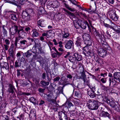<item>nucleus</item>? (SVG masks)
I'll use <instances>...</instances> for the list:
<instances>
[{
	"label": "nucleus",
	"instance_id": "f704fd0d",
	"mask_svg": "<svg viewBox=\"0 0 120 120\" xmlns=\"http://www.w3.org/2000/svg\"><path fill=\"white\" fill-rule=\"evenodd\" d=\"M36 112L35 110H32L30 113V114L32 115V116L36 117Z\"/></svg>",
	"mask_w": 120,
	"mask_h": 120
},
{
	"label": "nucleus",
	"instance_id": "e433bc0d",
	"mask_svg": "<svg viewBox=\"0 0 120 120\" xmlns=\"http://www.w3.org/2000/svg\"><path fill=\"white\" fill-rule=\"evenodd\" d=\"M2 67L5 68L6 69H8L9 68V65L7 63H5Z\"/></svg>",
	"mask_w": 120,
	"mask_h": 120
},
{
	"label": "nucleus",
	"instance_id": "c9c22d12",
	"mask_svg": "<svg viewBox=\"0 0 120 120\" xmlns=\"http://www.w3.org/2000/svg\"><path fill=\"white\" fill-rule=\"evenodd\" d=\"M75 95L77 97L80 96L81 94L80 92L78 90L75 92Z\"/></svg>",
	"mask_w": 120,
	"mask_h": 120
},
{
	"label": "nucleus",
	"instance_id": "a878e982",
	"mask_svg": "<svg viewBox=\"0 0 120 120\" xmlns=\"http://www.w3.org/2000/svg\"><path fill=\"white\" fill-rule=\"evenodd\" d=\"M31 51L30 50L27 51L25 53V55L26 57H29L32 55Z\"/></svg>",
	"mask_w": 120,
	"mask_h": 120
},
{
	"label": "nucleus",
	"instance_id": "864d4df0",
	"mask_svg": "<svg viewBox=\"0 0 120 120\" xmlns=\"http://www.w3.org/2000/svg\"><path fill=\"white\" fill-rule=\"evenodd\" d=\"M104 25L106 27L108 28L109 27L110 28H111V26L109 25V24L107 23H104Z\"/></svg>",
	"mask_w": 120,
	"mask_h": 120
},
{
	"label": "nucleus",
	"instance_id": "7c9ffc66",
	"mask_svg": "<svg viewBox=\"0 0 120 120\" xmlns=\"http://www.w3.org/2000/svg\"><path fill=\"white\" fill-rule=\"evenodd\" d=\"M68 59L70 61L72 62H74L76 60L75 57L71 56H70L69 57Z\"/></svg>",
	"mask_w": 120,
	"mask_h": 120
},
{
	"label": "nucleus",
	"instance_id": "4d7b16f0",
	"mask_svg": "<svg viewBox=\"0 0 120 120\" xmlns=\"http://www.w3.org/2000/svg\"><path fill=\"white\" fill-rule=\"evenodd\" d=\"M53 105L55 106H57V105H58L56 101L55 100L53 99Z\"/></svg>",
	"mask_w": 120,
	"mask_h": 120
},
{
	"label": "nucleus",
	"instance_id": "79ce46f5",
	"mask_svg": "<svg viewBox=\"0 0 120 120\" xmlns=\"http://www.w3.org/2000/svg\"><path fill=\"white\" fill-rule=\"evenodd\" d=\"M100 80L103 83H106V78H103L101 79Z\"/></svg>",
	"mask_w": 120,
	"mask_h": 120
},
{
	"label": "nucleus",
	"instance_id": "1a4fd4ad",
	"mask_svg": "<svg viewBox=\"0 0 120 120\" xmlns=\"http://www.w3.org/2000/svg\"><path fill=\"white\" fill-rule=\"evenodd\" d=\"M17 14L16 13H11L10 15L9 18L12 20L13 22H16L17 19Z\"/></svg>",
	"mask_w": 120,
	"mask_h": 120
},
{
	"label": "nucleus",
	"instance_id": "a19ab883",
	"mask_svg": "<svg viewBox=\"0 0 120 120\" xmlns=\"http://www.w3.org/2000/svg\"><path fill=\"white\" fill-rule=\"evenodd\" d=\"M22 14L23 15L25 16H27L29 14L26 11H23L22 13Z\"/></svg>",
	"mask_w": 120,
	"mask_h": 120
},
{
	"label": "nucleus",
	"instance_id": "2eb2a0df",
	"mask_svg": "<svg viewBox=\"0 0 120 120\" xmlns=\"http://www.w3.org/2000/svg\"><path fill=\"white\" fill-rule=\"evenodd\" d=\"M5 26L3 25L2 26V31L1 33V35H3L4 37H7V36L8 32L7 30L5 28Z\"/></svg>",
	"mask_w": 120,
	"mask_h": 120
},
{
	"label": "nucleus",
	"instance_id": "9b49d317",
	"mask_svg": "<svg viewBox=\"0 0 120 120\" xmlns=\"http://www.w3.org/2000/svg\"><path fill=\"white\" fill-rule=\"evenodd\" d=\"M76 42V44L77 46L81 47V45L82 42H83V41L81 38L78 37Z\"/></svg>",
	"mask_w": 120,
	"mask_h": 120
},
{
	"label": "nucleus",
	"instance_id": "c756f323",
	"mask_svg": "<svg viewBox=\"0 0 120 120\" xmlns=\"http://www.w3.org/2000/svg\"><path fill=\"white\" fill-rule=\"evenodd\" d=\"M38 24L39 26H43L44 24V21L42 20H39L38 22Z\"/></svg>",
	"mask_w": 120,
	"mask_h": 120
},
{
	"label": "nucleus",
	"instance_id": "a211bd4d",
	"mask_svg": "<svg viewBox=\"0 0 120 120\" xmlns=\"http://www.w3.org/2000/svg\"><path fill=\"white\" fill-rule=\"evenodd\" d=\"M38 13L40 15L43 14L45 13V11L43 7H40L38 9Z\"/></svg>",
	"mask_w": 120,
	"mask_h": 120
},
{
	"label": "nucleus",
	"instance_id": "69168bd1",
	"mask_svg": "<svg viewBox=\"0 0 120 120\" xmlns=\"http://www.w3.org/2000/svg\"><path fill=\"white\" fill-rule=\"evenodd\" d=\"M71 3L74 5H76V4H77V2L75 0H73L71 1Z\"/></svg>",
	"mask_w": 120,
	"mask_h": 120
},
{
	"label": "nucleus",
	"instance_id": "5fc2aeb1",
	"mask_svg": "<svg viewBox=\"0 0 120 120\" xmlns=\"http://www.w3.org/2000/svg\"><path fill=\"white\" fill-rule=\"evenodd\" d=\"M107 73H101L100 74V76L103 77H105L107 76Z\"/></svg>",
	"mask_w": 120,
	"mask_h": 120
},
{
	"label": "nucleus",
	"instance_id": "39448f33",
	"mask_svg": "<svg viewBox=\"0 0 120 120\" xmlns=\"http://www.w3.org/2000/svg\"><path fill=\"white\" fill-rule=\"evenodd\" d=\"M109 14L110 18L113 21H116L118 20V17L114 10H112L109 11Z\"/></svg>",
	"mask_w": 120,
	"mask_h": 120
},
{
	"label": "nucleus",
	"instance_id": "8fccbe9b",
	"mask_svg": "<svg viewBox=\"0 0 120 120\" xmlns=\"http://www.w3.org/2000/svg\"><path fill=\"white\" fill-rule=\"evenodd\" d=\"M108 2L109 4H113L114 2V0H108Z\"/></svg>",
	"mask_w": 120,
	"mask_h": 120
},
{
	"label": "nucleus",
	"instance_id": "ea45409f",
	"mask_svg": "<svg viewBox=\"0 0 120 120\" xmlns=\"http://www.w3.org/2000/svg\"><path fill=\"white\" fill-rule=\"evenodd\" d=\"M24 27H22L21 26H19V29H18V32H21V31H24Z\"/></svg>",
	"mask_w": 120,
	"mask_h": 120
},
{
	"label": "nucleus",
	"instance_id": "338daca9",
	"mask_svg": "<svg viewBox=\"0 0 120 120\" xmlns=\"http://www.w3.org/2000/svg\"><path fill=\"white\" fill-rule=\"evenodd\" d=\"M67 53V54L65 55L64 56V57L65 58H67L68 56L70 54V53L69 52H68Z\"/></svg>",
	"mask_w": 120,
	"mask_h": 120
},
{
	"label": "nucleus",
	"instance_id": "aec40b11",
	"mask_svg": "<svg viewBox=\"0 0 120 120\" xmlns=\"http://www.w3.org/2000/svg\"><path fill=\"white\" fill-rule=\"evenodd\" d=\"M101 116L103 117H110V115L107 112H103L101 113Z\"/></svg>",
	"mask_w": 120,
	"mask_h": 120
},
{
	"label": "nucleus",
	"instance_id": "052dcab7",
	"mask_svg": "<svg viewBox=\"0 0 120 120\" xmlns=\"http://www.w3.org/2000/svg\"><path fill=\"white\" fill-rule=\"evenodd\" d=\"M60 79V77H56V78L54 79V81H58Z\"/></svg>",
	"mask_w": 120,
	"mask_h": 120
},
{
	"label": "nucleus",
	"instance_id": "6e6d98bb",
	"mask_svg": "<svg viewBox=\"0 0 120 120\" xmlns=\"http://www.w3.org/2000/svg\"><path fill=\"white\" fill-rule=\"evenodd\" d=\"M24 117L23 115V114H21L19 116V117H17V118H19V119L20 120H21Z\"/></svg>",
	"mask_w": 120,
	"mask_h": 120
},
{
	"label": "nucleus",
	"instance_id": "603ef678",
	"mask_svg": "<svg viewBox=\"0 0 120 120\" xmlns=\"http://www.w3.org/2000/svg\"><path fill=\"white\" fill-rule=\"evenodd\" d=\"M106 34L107 35V37H108V38L109 39H110L111 37V36L109 33V32L108 31H107Z\"/></svg>",
	"mask_w": 120,
	"mask_h": 120
},
{
	"label": "nucleus",
	"instance_id": "9d476101",
	"mask_svg": "<svg viewBox=\"0 0 120 120\" xmlns=\"http://www.w3.org/2000/svg\"><path fill=\"white\" fill-rule=\"evenodd\" d=\"M76 26L75 25V27L76 29H78L79 28V27H80L82 29H85L86 27V25L82 21H81L80 25H79L78 23H77L76 25Z\"/></svg>",
	"mask_w": 120,
	"mask_h": 120
},
{
	"label": "nucleus",
	"instance_id": "774afa93",
	"mask_svg": "<svg viewBox=\"0 0 120 120\" xmlns=\"http://www.w3.org/2000/svg\"><path fill=\"white\" fill-rule=\"evenodd\" d=\"M45 103L44 101L43 100H41L40 102V103H39V105H43Z\"/></svg>",
	"mask_w": 120,
	"mask_h": 120
},
{
	"label": "nucleus",
	"instance_id": "f257e3e1",
	"mask_svg": "<svg viewBox=\"0 0 120 120\" xmlns=\"http://www.w3.org/2000/svg\"><path fill=\"white\" fill-rule=\"evenodd\" d=\"M101 96L103 100L106 101L109 105L112 108L114 109L117 111L119 109L118 107L115 104L114 101L112 99H109L105 94H101Z\"/></svg>",
	"mask_w": 120,
	"mask_h": 120
},
{
	"label": "nucleus",
	"instance_id": "2f4dec72",
	"mask_svg": "<svg viewBox=\"0 0 120 120\" xmlns=\"http://www.w3.org/2000/svg\"><path fill=\"white\" fill-rule=\"evenodd\" d=\"M69 34L68 33H65L62 35L63 38H67L68 39L69 37Z\"/></svg>",
	"mask_w": 120,
	"mask_h": 120
},
{
	"label": "nucleus",
	"instance_id": "6ab92c4d",
	"mask_svg": "<svg viewBox=\"0 0 120 120\" xmlns=\"http://www.w3.org/2000/svg\"><path fill=\"white\" fill-rule=\"evenodd\" d=\"M82 76L83 77V79L85 84H86L87 85H88L89 83V81H87V79L85 78V75L83 72H82Z\"/></svg>",
	"mask_w": 120,
	"mask_h": 120
},
{
	"label": "nucleus",
	"instance_id": "58836bf2",
	"mask_svg": "<svg viewBox=\"0 0 120 120\" xmlns=\"http://www.w3.org/2000/svg\"><path fill=\"white\" fill-rule=\"evenodd\" d=\"M48 98L47 100L48 101L51 102H52V97L50 95H48Z\"/></svg>",
	"mask_w": 120,
	"mask_h": 120
},
{
	"label": "nucleus",
	"instance_id": "49530a36",
	"mask_svg": "<svg viewBox=\"0 0 120 120\" xmlns=\"http://www.w3.org/2000/svg\"><path fill=\"white\" fill-rule=\"evenodd\" d=\"M5 43L7 45H9L10 44V41L8 39H5L4 40Z\"/></svg>",
	"mask_w": 120,
	"mask_h": 120
},
{
	"label": "nucleus",
	"instance_id": "c85d7f7f",
	"mask_svg": "<svg viewBox=\"0 0 120 120\" xmlns=\"http://www.w3.org/2000/svg\"><path fill=\"white\" fill-rule=\"evenodd\" d=\"M64 5L65 6V7L69 11H75V10L74 8H71L69 7V6L66 4L65 3L64 4Z\"/></svg>",
	"mask_w": 120,
	"mask_h": 120
},
{
	"label": "nucleus",
	"instance_id": "4be33fe9",
	"mask_svg": "<svg viewBox=\"0 0 120 120\" xmlns=\"http://www.w3.org/2000/svg\"><path fill=\"white\" fill-rule=\"evenodd\" d=\"M32 32V36L33 37H37L38 36L39 33L36 30H33Z\"/></svg>",
	"mask_w": 120,
	"mask_h": 120
},
{
	"label": "nucleus",
	"instance_id": "f8f14e48",
	"mask_svg": "<svg viewBox=\"0 0 120 120\" xmlns=\"http://www.w3.org/2000/svg\"><path fill=\"white\" fill-rule=\"evenodd\" d=\"M15 90L14 86L11 84L9 85V87L7 91L9 93L13 94L14 92V90Z\"/></svg>",
	"mask_w": 120,
	"mask_h": 120
},
{
	"label": "nucleus",
	"instance_id": "f03ea898",
	"mask_svg": "<svg viewBox=\"0 0 120 120\" xmlns=\"http://www.w3.org/2000/svg\"><path fill=\"white\" fill-rule=\"evenodd\" d=\"M113 78H109L110 85L112 84V86L116 84L118 82L117 81L120 82V72H115L113 74Z\"/></svg>",
	"mask_w": 120,
	"mask_h": 120
},
{
	"label": "nucleus",
	"instance_id": "0eeeda50",
	"mask_svg": "<svg viewBox=\"0 0 120 120\" xmlns=\"http://www.w3.org/2000/svg\"><path fill=\"white\" fill-rule=\"evenodd\" d=\"M10 35L11 37L12 36L14 35V34H16L18 32V27L17 26L14 25L12 26L11 28L10 29Z\"/></svg>",
	"mask_w": 120,
	"mask_h": 120
},
{
	"label": "nucleus",
	"instance_id": "20e7f679",
	"mask_svg": "<svg viewBox=\"0 0 120 120\" xmlns=\"http://www.w3.org/2000/svg\"><path fill=\"white\" fill-rule=\"evenodd\" d=\"M83 38L85 41L84 43L87 44V45H91L92 42L90 40V36L88 34L85 33L83 35Z\"/></svg>",
	"mask_w": 120,
	"mask_h": 120
},
{
	"label": "nucleus",
	"instance_id": "ddd939ff",
	"mask_svg": "<svg viewBox=\"0 0 120 120\" xmlns=\"http://www.w3.org/2000/svg\"><path fill=\"white\" fill-rule=\"evenodd\" d=\"M72 42L71 40L66 42L65 46V48L68 49H71L72 46Z\"/></svg>",
	"mask_w": 120,
	"mask_h": 120
},
{
	"label": "nucleus",
	"instance_id": "680f3d73",
	"mask_svg": "<svg viewBox=\"0 0 120 120\" xmlns=\"http://www.w3.org/2000/svg\"><path fill=\"white\" fill-rule=\"evenodd\" d=\"M42 36H46L48 38V35H47V33H44L42 34Z\"/></svg>",
	"mask_w": 120,
	"mask_h": 120
},
{
	"label": "nucleus",
	"instance_id": "c03bdc74",
	"mask_svg": "<svg viewBox=\"0 0 120 120\" xmlns=\"http://www.w3.org/2000/svg\"><path fill=\"white\" fill-rule=\"evenodd\" d=\"M30 18L29 14L27 16H25V19L26 21H28L30 20Z\"/></svg>",
	"mask_w": 120,
	"mask_h": 120
},
{
	"label": "nucleus",
	"instance_id": "f3484780",
	"mask_svg": "<svg viewBox=\"0 0 120 120\" xmlns=\"http://www.w3.org/2000/svg\"><path fill=\"white\" fill-rule=\"evenodd\" d=\"M101 44L102 45V47L104 48L106 50L109 49L110 50V48L109 46L106 42L105 41L103 42H101Z\"/></svg>",
	"mask_w": 120,
	"mask_h": 120
},
{
	"label": "nucleus",
	"instance_id": "6e6552de",
	"mask_svg": "<svg viewBox=\"0 0 120 120\" xmlns=\"http://www.w3.org/2000/svg\"><path fill=\"white\" fill-rule=\"evenodd\" d=\"M98 53L99 55L100 56L104 57L106 54V51L102 48L99 49L98 50Z\"/></svg>",
	"mask_w": 120,
	"mask_h": 120
},
{
	"label": "nucleus",
	"instance_id": "423d86ee",
	"mask_svg": "<svg viewBox=\"0 0 120 120\" xmlns=\"http://www.w3.org/2000/svg\"><path fill=\"white\" fill-rule=\"evenodd\" d=\"M86 45L83 47V52L84 55L85 56H89L90 55L91 51L89 49V46L90 45H87V44H86Z\"/></svg>",
	"mask_w": 120,
	"mask_h": 120
},
{
	"label": "nucleus",
	"instance_id": "cd10ccee",
	"mask_svg": "<svg viewBox=\"0 0 120 120\" xmlns=\"http://www.w3.org/2000/svg\"><path fill=\"white\" fill-rule=\"evenodd\" d=\"M13 47L11 46L9 50V53L10 55L11 56H13L14 55V51L13 49Z\"/></svg>",
	"mask_w": 120,
	"mask_h": 120
},
{
	"label": "nucleus",
	"instance_id": "412c9836",
	"mask_svg": "<svg viewBox=\"0 0 120 120\" xmlns=\"http://www.w3.org/2000/svg\"><path fill=\"white\" fill-rule=\"evenodd\" d=\"M63 10L65 12L67 13L66 14L67 15L71 16L72 17H73L75 15L73 13H71L69 11L66 9L64 8H63Z\"/></svg>",
	"mask_w": 120,
	"mask_h": 120
},
{
	"label": "nucleus",
	"instance_id": "a18cd8bd",
	"mask_svg": "<svg viewBox=\"0 0 120 120\" xmlns=\"http://www.w3.org/2000/svg\"><path fill=\"white\" fill-rule=\"evenodd\" d=\"M53 49H54V50L56 52H57V54H58V55L59 56H60L62 54V53H60L59 52H58L56 50V49L54 47L53 48Z\"/></svg>",
	"mask_w": 120,
	"mask_h": 120
},
{
	"label": "nucleus",
	"instance_id": "393cba45",
	"mask_svg": "<svg viewBox=\"0 0 120 120\" xmlns=\"http://www.w3.org/2000/svg\"><path fill=\"white\" fill-rule=\"evenodd\" d=\"M88 94L90 97L93 98L95 97L93 92L91 90L89 91L88 92Z\"/></svg>",
	"mask_w": 120,
	"mask_h": 120
},
{
	"label": "nucleus",
	"instance_id": "b1692460",
	"mask_svg": "<svg viewBox=\"0 0 120 120\" xmlns=\"http://www.w3.org/2000/svg\"><path fill=\"white\" fill-rule=\"evenodd\" d=\"M53 8H56L59 6V3L58 2L55 0L53 2Z\"/></svg>",
	"mask_w": 120,
	"mask_h": 120
},
{
	"label": "nucleus",
	"instance_id": "473e14b6",
	"mask_svg": "<svg viewBox=\"0 0 120 120\" xmlns=\"http://www.w3.org/2000/svg\"><path fill=\"white\" fill-rule=\"evenodd\" d=\"M30 102L34 104H35L36 102V100L35 98L33 97H31L30 98Z\"/></svg>",
	"mask_w": 120,
	"mask_h": 120
},
{
	"label": "nucleus",
	"instance_id": "37998d69",
	"mask_svg": "<svg viewBox=\"0 0 120 120\" xmlns=\"http://www.w3.org/2000/svg\"><path fill=\"white\" fill-rule=\"evenodd\" d=\"M63 112H58V115L59 116V118L60 120H61V119H62L61 117L62 114Z\"/></svg>",
	"mask_w": 120,
	"mask_h": 120
},
{
	"label": "nucleus",
	"instance_id": "4c0bfd02",
	"mask_svg": "<svg viewBox=\"0 0 120 120\" xmlns=\"http://www.w3.org/2000/svg\"><path fill=\"white\" fill-rule=\"evenodd\" d=\"M47 35L48 36V37L51 36L52 35V30H49L47 32Z\"/></svg>",
	"mask_w": 120,
	"mask_h": 120
},
{
	"label": "nucleus",
	"instance_id": "72a5a7b5",
	"mask_svg": "<svg viewBox=\"0 0 120 120\" xmlns=\"http://www.w3.org/2000/svg\"><path fill=\"white\" fill-rule=\"evenodd\" d=\"M41 84L44 86H46L49 84V82H45L43 81L41 82Z\"/></svg>",
	"mask_w": 120,
	"mask_h": 120
},
{
	"label": "nucleus",
	"instance_id": "09e8293b",
	"mask_svg": "<svg viewBox=\"0 0 120 120\" xmlns=\"http://www.w3.org/2000/svg\"><path fill=\"white\" fill-rule=\"evenodd\" d=\"M3 117L4 118V120H9V117L7 115H4Z\"/></svg>",
	"mask_w": 120,
	"mask_h": 120
},
{
	"label": "nucleus",
	"instance_id": "bb28decb",
	"mask_svg": "<svg viewBox=\"0 0 120 120\" xmlns=\"http://www.w3.org/2000/svg\"><path fill=\"white\" fill-rule=\"evenodd\" d=\"M94 35L95 36H98L99 37L100 39H101V35L99 34L98 32L96 31V29H94Z\"/></svg>",
	"mask_w": 120,
	"mask_h": 120
},
{
	"label": "nucleus",
	"instance_id": "0e129e2a",
	"mask_svg": "<svg viewBox=\"0 0 120 120\" xmlns=\"http://www.w3.org/2000/svg\"><path fill=\"white\" fill-rule=\"evenodd\" d=\"M4 49L5 50H7L8 49V46L4 44Z\"/></svg>",
	"mask_w": 120,
	"mask_h": 120
},
{
	"label": "nucleus",
	"instance_id": "4468645a",
	"mask_svg": "<svg viewBox=\"0 0 120 120\" xmlns=\"http://www.w3.org/2000/svg\"><path fill=\"white\" fill-rule=\"evenodd\" d=\"M18 34L19 38H23L25 37L26 34V33L24 31H22L19 32H18Z\"/></svg>",
	"mask_w": 120,
	"mask_h": 120
},
{
	"label": "nucleus",
	"instance_id": "bf43d9fd",
	"mask_svg": "<svg viewBox=\"0 0 120 120\" xmlns=\"http://www.w3.org/2000/svg\"><path fill=\"white\" fill-rule=\"evenodd\" d=\"M67 78H69L70 79H71L72 78V76L70 74H69L67 75Z\"/></svg>",
	"mask_w": 120,
	"mask_h": 120
},
{
	"label": "nucleus",
	"instance_id": "5701e85b",
	"mask_svg": "<svg viewBox=\"0 0 120 120\" xmlns=\"http://www.w3.org/2000/svg\"><path fill=\"white\" fill-rule=\"evenodd\" d=\"M6 2L8 3L11 4H12L16 6H18L17 4V2L14 0H7Z\"/></svg>",
	"mask_w": 120,
	"mask_h": 120
},
{
	"label": "nucleus",
	"instance_id": "7ed1b4c3",
	"mask_svg": "<svg viewBox=\"0 0 120 120\" xmlns=\"http://www.w3.org/2000/svg\"><path fill=\"white\" fill-rule=\"evenodd\" d=\"M88 102V107L89 109L91 110H95L98 109L99 103L98 101L92 99L89 100Z\"/></svg>",
	"mask_w": 120,
	"mask_h": 120
},
{
	"label": "nucleus",
	"instance_id": "e2e57ef3",
	"mask_svg": "<svg viewBox=\"0 0 120 120\" xmlns=\"http://www.w3.org/2000/svg\"><path fill=\"white\" fill-rule=\"evenodd\" d=\"M15 66L16 68L18 67L19 65L17 61H16L15 63Z\"/></svg>",
	"mask_w": 120,
	"mask_h": 120
},
{
	"label": "nucleus",
	"instance_id": "3c124183",
	"mask_svg": "<svg viewBox=\"0 0 120 120\" xmlns=\"http://www.w3.org/2000/svg\"><path fill=\"white\" fill-rule=\"evenodd\" d=\"M27 11V12L28 14L29 13L30 14L31 13L33 12V10L31 8L28 9Z\"/></svg>",
	"mask_w": 120,
	"mask_h": 120
},
{
	"label": "nucleus",
	"instance_id": "de8ad7c7",
	"mask_svg": "<svg viewBox=\"0 0 120 120\" xmlns=\"http://www.w3.org/2000/svg\"><path fill=\"white\" fill-rule=\"evenodd\" d=\"M20 43L21 44L24 45L27 43V42L26 40H23L20 41Z\"/></svg>",
	"mask_w": 120,
	"mask_h": 120
},
{
	"label": "nucleus",
	"instance_id": "13d9d810",
	"mask_svg": "<svg viewBox=\"0 0 120 120\" xmlns=\"http://www.w3.org/2000/svg\"><path fill=\"white\" fill-rule=\"evenodd\" d=\"M58 44H59V46L60 47H62L63 45H62L63 42L61 41H60L58 42Z\"/></svg>",
	"mask_w": 120,
	"mask_h": 120
},
{
	"label": "nucleus",
	"instance_id": "dca6fc26",
	"mask_svg": "<svg viewBox=\"0 0 120 120\" xmlns=\"http://www.w3.org/2000/svg\"><path fill=\"white\" fill-rule=\"evenodd\" d=\"M74 55L76 59V60L78 61H80L82 59V56L78 53H75Z\"/></svg>",
	"mask_w": 120,
	"mask_h": 120
}]
</instances>
